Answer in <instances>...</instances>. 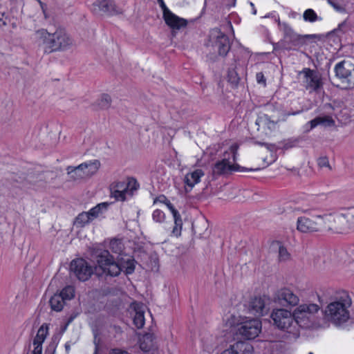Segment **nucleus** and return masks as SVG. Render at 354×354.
Returning a JSON list of instances; mask_svg holds the SVG:
<instances>
[{
	"mask_svg": "<svg viewBox=\"0 0 354 354\" xmlns=\"http://www.w3.org/2000/svg\"><path fill=\"white\" fill-rule=\"evenodd\" d=\"M92 257L102 271L111 277L119 275L122 271L130 274L135 270L136 261L129 257L121 258L116 262L109 250L101 248L94 250Z\"/></svg>",
	"mask_w": 354,
	"mask_h": 354,
	"instance_id": "1",
	"label": "nucleus"
},
{
	"mask_svg": "<svg viewBox=\"0 0 354 354\" xmlns=\"http://www.w3.org/2000/svg\"><path fill=\"white\" fill-rule=\"evenodd\" d=\"M39 46H42L45 54L62 52L68 49L73 44V39L66 29L59 27L54 32L41 28L35 32Z\"/></svg>",
	"mask_w": 354,
	"mask_h": 354,
	"instance_id": "2",
	"label": "nucleus"
},
{
	"mask_svg": "<svg viewBox=\"0 0 354 354\" xmlns=\"http://www.w3.org/2000/svg\"><path fill=\"white\" fill-rule=\"evenodd\" d=\"M351 304V298L346 291L337 292L334 301L329 303L325 310L326 319L336 326L345 323L350 317L348 308Z\"/></svg>",
	"mask_w": 354,
	"mask_h": 354,
	"instance_id": "3",
	"label": "nucleus"
},
{
	"mask_svg": "<svg viewBox=\"0 0 354 354\" xmlns=\"http://www.w3.org/2000/svg\"><path fill=\"white\" fill-rule=\"evenodd\" d=\"M352 215L343 214H326L321 215V232L342 233L353 226L348 223Z\"/></svg>",
	"mask_w": 354,
	"mask_h": 354,
	"instance_id": "4",
	"label": "nucleus"
},
{
	"mask_svg": "<svg viewBox=\"0 0 354 354\" xmlns=\"http://www.w3.org/2000/svg\"><path fill=\"white\" fill-rule=\"evenodd\" d=\"M335 80L339 84H333L342 90H352L354 88V64L349 60H342L335 66Z\"/></svg>",
	"mask_w": 354,
	"mask_h": 354,
	"instance_id": "5",
	"label": "nucleus"
},
{
	"mask_svg": "<svg viewBox=\"0 0 354 354\" xmlns=\"http://www.w3.org/2000/svg\"><path fill=\"white\" fill-rule=\"evenodd\" d=\"M227 324L230 326H237L239 333L245 339H253L261 331V322L257 318L245 319L241 322H236L235 316L232 315L227 320Z\"/></svg>",
	"mask_w": 354,
	"mask_h": 354,
	"instance_id": "6",
	"label": "nucleus"
},
{
	"mask_svg": "<svg viewBox=\"0 0 354 354\" xmlns=\"http://www.w3.org/2000/svg\"><path fill=\"white\" fill-rule=\"evenodd\" d=\"M231 44L229 37L218 28L210 31L209 39L205 44L207 47L212 48L221 57H225L227 55L231 48Z\"/></svg>",
	"mask_w": 354,
	"mask_h": 354,
	"instance_id": "7",
	"label": "nucleus"
},
{
	"mask_svg": "<svg viewBox=\"0 0 354 354\" xmlns=\"http://www.w3.org/2000/svg\"><path fill=\"white\" fill-rule=\"evenodd\" d=\"M274 324L280 330H286L290 333H295L297 330V322L293 314L285 309L274 310L271 314Z\"/></svg>",
	"mask_w": 354,
	"mask_h": 354,
	"instance_id": "8",
	"label": "nucleus"
},
{
	"mask_svg": "<svg viewBox=\"0 0 354 354\" xmlns=\"http://www.w3.org/2000/svg\"><path fill=\"white\" fill-rule=\"evenodd\" d=\"M212 173L216 176H230L234 172H247L259 170V168L253 169L240 166L236 163H231L229 158L224 157L221 160L216 161L212 165Z\"/></svg>",
	"mask_w": 354,
	"mask_h": 354,
	"instance_id": "9",
	"label": "nucleus"
},
{
	"mask_svg": "<svg viewBox=\"0 0 354 354\" xmlns=\"http://www.w3.org/2000/svg\"><path fill=\"white\" fill-rule=\"evenodd\" d=\"M138 187L136 178H124L116 183L111 194L117 201H124L127 197L132 196Z\"/></svg>",
	"mask_w": 354,
	"mask_h": 354,
	"instance_id": "10",
	"label": "nucleus"
},
{
	"mask_svg": "<svg viewBox=\"0 0 354 354\" xmlns=\"http://www.w3.org/2000/svg\"><path fill=\"white\" fill-rule=\"evenodd\" d=\"M319 310L318 305L315 304H301L294 311L293 316L297 322V327H308L310 324V317Z\"/></svg>",
	"mask_w": 354,
	"mask_h": 354,
	"instance_id": "11",
	"label": "nucleus"
},
{
	"mask_svg": "<svg viewBox=\"0 0 354 354\" xmlns=\"http://www.w3.org/2000/svg\"><path fill=\"white\" fill-rule=\"evenodd\" d=\"M70 270L80 280H88L93 272V268L83 259H76L71 261Z\"/></svg>",
	"mask_w": 354,
	"mask_h": 354,
	"instance_id": "12",
	"label": "nucleus"
},
{
	"mask_svg": "<svg viewBox=\"0 0 354 354\" xmlns=\"http://www.w3.org/2000/svg\"><path fill=\"white\" fill-rule=\"evenodd\" d=\"M277 22L280 30L283 33V41L291 46V49L293 47H300L305 44L304 37L296 33L287 23H281L279 19H277Z\"/></svg>",
	"mask_w": 354,
	"mask_h": 354,
	"instance_id": "13",
	"label": "nucleus"
},
{
	"mask_svg": "<svg viewBox=\"0 0 354 354\" xmlns=\"http://www.w3.org/2000/svg\"><path fill=\"white\" fill-rule=\"evenodd\" d=\"M321 215H316L311 218L300 216L297 218V229L303 233L319 232H321Z\"/></svg>",
	"mask_w": 354,
	"mask_h": 354,
	"instance_id": "14",
	"label": "nucleus"
},
{
	"mask_svg": "<svg viewBox=\"0 0 354 354\" xmlns=\"http://www.w3.org/2000/svg\"><path fill=\"white\" fill-rule=\"evenodd\" d=\"M154 203H160L165 204L167 208L171 212L174 221V226L172 230V234L178 236L181 234V230L183 226V221L181 216L178 212V210L174 207V206L171 203V202L167 198V197L164 195H160L156 197L153 201Z\"/></svg>",
	"mask_w": 354,
	"mask_h": 354,
	"instance_id": "15",
	"label": "nucleus"
},
{
	"mask_svg": "<svg viewBox=\"0 0 354 354\" xmlns=\"http://www.w3.org/2000/svg\"><path fill=\"white\" fill-rule=\"evenodd\" d=\"M100 167V162L98 160H93L83 162L77 167L68 166L66 170L68 175L75 172L77 175L80 176L81 174H78V172L82 171L84 175L93 176L97 173Z\"/></svg>",
	"mask_w": 354,
	"mask_h": 354,
	"instance_id": "16",
	"label": "nucleus"
},
{
	"mask_svg": "<svg viewBox=\"0 0 354 354\" xmlns=\"http://www.w3.org/2000/svg\"><path fill=\"white\" fill-rule=\"evenodd\" d=\"M301 73L304 75L306 79V88L317 93L320 92L323 88V82L319 74L308 68H304Z\"/></svg>",
	"mask_w": 354,
	"mask_h": 354,
	"instance_id": "17",
	"label": "nucleus"
},
{
	"mask_svg": "<svg viewBox=\"0 0 354 354\" xmlns=\"http://www.w3.org/2000/svg\"><path fill=\"white\" fill-rule=\"evenodd\" d=\"M275 301L282 306L288 307L297 306L299 299L291 290L282 288L277 292Z\"/></svg>",
	"mask_w": 354,
	"mask_h": 354,
	"instance_id": "18",
	"label": "nucleus"
},
{
	"mask_svg": "<svg viewBox=\"0 0 354 354\" xmlns=\"http://www.w3.org/2000/svg\"><path fill=\"white\" fill-rule=\"evenodd\" d=\"M93 11L96 14L102 12L107 15H114L121 12L113 0H97L93 3Z\"/></svg>",
	"mask_w": 354,
	"mask_h": 354,
	"instance_id": "19",
	"label": "nucleus"
},
{
	"mask_svg": "<svg viewBox=\"0 0 354 354\" xmlns=\"http://www.w3.org/2000/svg\"><path fill=\"white\" fill-rule=\"evenodd\" d=\"M252 346L246 342L238 341L225 349L221 354H252Z\"/></svg>",
	"mask_w": 354,
	"mask_h": 354,
	"instance_id": "20",
	"label": "nucleus"
},
{
	"mask_svg": "<svg viewBox=\"0 0 354 354\" xmlns=\"http://www.w3.org/2000/svg\"><path fill=\"white\" fill-rule=\"evenodd\" d=\"M163 19L165 24L174 31L180 30L183 27H186L187 22L186 19L180 18L174 14L169 10L163 13Z\"/></svg>",
	"mask_w": 354,
	"mask_h": 354,
	"instance_id": "21",
	"label": "nucleus"
},
{
	"mask_svg": "<svg viewBox=\"0 0 354 354\" xmlns=\"http://www.w3.org/2000/svg\"><path fill=\"white\" fill-rule=\"evenodd\" d=\"M239 61V58L234 57L233 63L230 64L227 70V82L231 84V86L234 88H236L239 86V84L241 80L240 75L239 71L241 69L243 71V68L237 64Z\"/></svg>",
	"mask_w": 354,
	"mask_h": 354,
	"instance_id": "22",
	"label": "nucleus"
},
{
	"mask_svg": "<svg viewBox=\"0 0 354 354\" xmlns=\"http://www.w3.org/2000/svg\"><path fill=\"white\" fill-rule=\"evenodd\" d=\"M248 310L255 316H263L267 312L265 300L261 297H254L249 302Z\"/></svg>",
	"mask_w": 354,
	"mask_h": 354,
	"instance_id": "23",
	"label": "nucleus"
},
{
	"mask_svg": "<svg viewBox=\"0 0 354 354\" xmlns=\"http://www.w3.org/2000/svg\"><path fill=\"white\" fill-rule=\"evenodd\" d=\"M140 347L143 351L147 352L157 348L156 337L152 333H145L140 339Z\"/></svg>",
	"mask_w": 354,
	"mask_h": 354,
	"instance_id": "24",
	"label": "nucleus"
},
{
	"mask_svg": "<svg viewBox=\"0 0 354 354\" xmlns=\"http://www.w3.org/2000/svg\"><path fill=\"white\" fill-rule=\"evenodd\" d=\"M335 120L330 115L317 116L309 122L310 129L322 124L325 127H333L335 125Z\"/></svg>",
	"mask_w": 354,
	"mask_h": 354,
	"instance_id": "25",
	"label": "nucleus"
},
{
	"mask_svg": "<svg viewBox=\"0 0 354 354\" xmlns=\"http://www.w3.org/2000/svg\"><path fill=\"white\" fill-rule=\"evenodd\" d=\"M277 122L278 120H274L268 114H263L262 115H260L256 122L257 124L263 125L271 131L275 129Z\"/></svg>",
	"mask_w": 354,
	"mask_h": 354,
	"instance_id": "26",
	"label": "nucleus"
},
{
	"mask_svg": "<svg viewBox=\"0 0 354 354\" xmlns=\"http://www.w3.org/2000/svg\"><path fill=\"white\" fill-rule=\"evenodd\" d=\"M179 182L175 181L176 186L177 185H182L185 189V192H189L195 185L200 183L201 178H177Z\"/></svg>",
	"mask_w": 354,
	"mask_h": 354,
	"instance_id": "27",
	"label": "nucleus"
},
{
	"mask_svg": "<svg viewBox=\"0 0 354 354\" xmlns=\"http://www.w3.org/2000/svg\"><path fill=\"white\" fill-rule=\"evenodd\" d=\"M145 311L142 307L135 308V315L133 317V324L138 328H142L145 325Z\"/></svg>",
	"mask_w": 354,
	"mask_h": 354,
	"instance_id": "28",
	"label": "nucleus"
},
{
	"mask_svg": "<svg viewBox=\"0 0 354 354\" xmlns=\"http://www.w3.org/2000/svg\"><path fill=\"white\" fill-rule=\"evenodd\" d=\"M64 301L62 295L59 294L54 295L51 297L49 301L52 310L57 312L61 311L63 308Z\"/></svg>",
	"mask_w": 354,
	"mask_h": 354,
	"instance_id": "29",
	"label": "nucleus"
},
{
	"mask_svg": "<svg viewBox=\"0 0 354 354\" xmlns=\"http://www.w3.org/2000/svg\"><path fill=\"white\" fill-rule=\"evenodd\" d=\"M47 335H48V326L42 325L38 329L37 335L33 339L32 344L42 346V344L45 341Z\"/></svg>",
	"mask_w": 354,
	"mask_h": 354,
	"instance_id": "30",
	"label": "nucleus"
},
{
	"mask_svg": "<svg viewBox=\"0 0 354 354\" xmlns=\"http://www.w3.org/2000/svg\"><path fill=\"white\" fill-rule=\"evenodd\" d=\"M111 104V97L109 94L103 93L101 95L100 99L97 100L95 105H96L99 109L106 110Z\"/></svg>",
	"mask_w": 354,
	"mask_h": 354,
	"instance_id": "31",
	"label": "nucleus"
},
{
	"mask_svg": "<svg viewBox=\"0 0 354 354\" xmlns=\"http://www.w3.org/2000/svg\"><path fill=\"white\" fill-rule=\"evenodd\" d=\"M218 178H210L209 180H206L204 183L205 184V187L203 188V190H205L206 193L209 192L216 194L218 192L221 188V186L219 187H218Z\"/></svg>",
	"mask_w": 354,
	"mask_h": 354,
	"instance_id": "32",
	"label": "nucleus"
},
{
	"mask_svg": "<svg viewBox=\"0 0 354 354\" xmlns=\"http://www.w3.org/2000/svg\"><path fill=\"white\" fill-rule=\"evenodd\" d=\"M109 206L108 203H102L91 208L88 212L91 220L96 218L102 212V209L106 210Z\"/></svg>",
	"mask_w": 354,
	"mask_h": 354,
	"instance_id": "33",
	"label": "nucleus"
},
{
	"mask_svg": "<svg viewBox=\"0 0 354 354\" xmlns=\"http://www.w3.org/2000/svg\"><path fill=\"white\" fill-rule=\"evenodd\" d=\"M92 221L90 216L88 212H83L78 214V216L75 218L74 224L80 227H84L86 224L89 223Z\"/></svg>",
	"mask_w": 354,
	"mask_h": 354,
	"instance_id": "34",
	"label": "nucleus"
},
{
	"mask_svg": "<svg viewBox=\"0 0 354 354\" xmlns=\"http://www.w3.org/2000/svg\"><path fill=\"white\" fill-rule=\"evenodd\" d=\"M304 20L309 22H315L317 20H322L321 17H319L314 10L308 8L306 10L303 14Z\"/></svg>",
	"mask_w": 354,
	"mask_h": 354,
	"instance_id": "35",
	"label": "nucleus"
},
{
	"mask_svg": "<svg viewBox=\"0 0 354 354\" xmlns=\"http://www.w3.org/2000/svg\"><path fill=\"white\" fill-rule=\"evenodd\" d=\"M279 248V259L280 261H285L290 259V254L287 249L279 242L276 243Z\"/></svg>",
	"mask_w": 354,
	"mask_h": 354,
	"instance_id": "36",
	"label": "nucleus"
},
{
	"mask_svg": "<svg viewBox=\"0 0 354 354\" xmlns=\"http://www.w3.org/2000/svg\"><path fill=\"white\" fill-rule=\"evenodd\" d=\"M74 288L71 286H68L62 289L61 292L59 294L62 295L64 300L71 299L74 297Z\"/></svg>",
	"mask_w": 354,
	"mask_h": 354,
	"instance_id": "37",
	"label": "nucleus"
},
{
	"mask_svg": "<svg viewBox=\"0 0 354 354\" xmlns=\"http://www.w3.org/2000/svg\"><path fill=\"white\" fill-rule=\"evenodd\" d=\"M153 220L156 222L160 223L165 218V214L160 209H156L152 214Z\"/></svg>",
	"mask_w": 354,
	"mask_h": 354,
	"instance_id": "38",
	"label": "nucleus"
},
{
	"mask_svg": "<svg viewBox=\"0 0 354 354\" xmlns=\"http://www.w3.org/2000/svg\"><path fill=\"white\" fill-rule=\"evenodd\" d=\"M273 49L274 50H278L281 49L290 50L291 46L286 44L283 39H281L279 42L273 44Z\"/></svg>",
	"mask_w": 354,
	"mask_h": 354,
	"instance_id": "39",
	"label": "nucleus"
},
{
	"mask_svg": "<svg viewBox=\"0 0 354 354\" xmlns=\"http://www.w3.org/2000/svg\"><path fill=\"white\" fill-rule=\"evenodd\" d=\"M297 139H288V140H286L283 142V146L281 147L282 149H289L293 147H295L297 144L298 143Z\"/></svg>",
	"mask_w": 354,
	"mask_h": 354,
	"instance_id": "40",
	"label": "nucleus"
},
{
	"mask_svg": "<svg viewBox=\"0 0 354 354\" xmlns=\"http://www.w3.org/2000/svg\"><path fill=\"white\" fill-rule=\"evenodd\" d=\"M327 1L336 11L339 12H345V8L337 2L333 0H327Z\"/></svg>",
	"mask_w": 354,
	"mask_h": 354,
	"instance_id": "41",
	"label": "nucleus"
},
{
	"mask_svg": "<svg viewBox=\"0 0 354 354\" xmlns=\"http://www.w3.org/2000/svg\"><path fill=\"white\" fill-rule=\"evenodd\" d=\"M256 80L258 84L266 86V78L262 72L256 74Z\"/></svg>",
	"mask_w": 354,
	"mask_h": 354,
	"instance_id": "42",
	"label": "nucleus"
},
{
	"mask_svg": "<svg viewBox=\"0 0 354 354\" xmlns=\"http://www.w3.org/2000/svg\"><path fill=\"white\" fill-rule=\"evenodd\" d=\"M120 243H119L118 241H111L110 243V246L113 251L115 253H118L121 251V247L120 246Z\"/></svg>",
	"mask_w": 354,
	"mask_h": 354,
	"instance_id": "43",
	"label": "nucleus"
},
{
	"mask_svg": "<svg viewBox=\"0 0 354 354\" xmlns=\"http://www.w3.org/2000/svg\"><path fill=\"white\" fill-rule=\"evenodd\" d=\"M317 164L320 167H330L328 159L326 157H320L317 160Z\"/></svg>",
	"mask_w": 354,
	"mask_h": 354,
	"instance_id": "44",
	"label": "nucleus"
},
{
	"mask_svg": "<svg viewBox=\"0 0 354 354\" xmlns=\"http://www.w3.org/2000/svg\"><path fill=\"white\" fill-rule=\"evenodd\" d=\"M204 175V171L201 169H196L191 173V177H203Z\"/></svg>",
	"mask_w": 354,
	"mask_h": 354,
	"instance_id": "45",
	"label": "nucleus"
},
{
	"mask_svg": "<svg viewBox=\"0 0 354 354\" xmlns=\"http://www.w3.org/2000/svg\"><path fill=\"white\" fill-rule=\"evenodd\" d=\"M34 349L32 354H41L42 353V346L41 345H33Z\"/></svg>",
	"mask_w": 354,
	"mask_h": 354,
	"instance_id": "46",
	"label": "nucleus"
},
{
	"mask_svg": "<svg viewBox=\"0 0 354 354\" xmlns=\"http://www.w3.org/2000/svg\"><path fill=\"white\" fill-rule=\"evenodd\" d=\"M157 1L160 5V7L161 8V9L162 10V14L165 13V12H167V10H169V8L167 7V6L165 5L163 0H157Z\"/></svg>",
	"mask_w": 354,
	"mask_h": 354,
	"instance_id": "47",
	"label": "nucleus"
},
{
	"mask_svg": "<svg viewBox=\"0 0 354 354\" xmlns=\"http://www.w3.org/2000/svg\"><path fill=\"white\" fill-rule=\"evenodd\" d=\"M254 144L258 145H261V146H266L270 150H272V148H274V145H269V144H268L266 142H259V141H256L254 142Z\"/></svg>",
	"mask_w": 354,
	"mask_h": 354,
	"instance_id": "48",
	"label": "nucleus"
},
{
	"mask_svg": "<svg viewBox=\"0 0 354 354\" xmlns=\"http://www.w3.org/2000/svg\"><path fill=\"white\" fill-rule=\"evenodd\" d=\"M304 37V41L306 42V39H320V36L319 35H302Z\"/></svg>",
	"mask_w": 354,
	"mask_h": 354,
	"instance_id": "49",
	"label": "nucleus"
},
{
	"mask_svg": "<svg viewBox=\"0 0 354 354\" xmlns=\"http://www.w3.org/2000/svg\"><path fill=\"white\" fill-rule=\"evenodd\" d=\"M39 6L41 7V9L42 10V12L44 15L45 18H47V15H46L47 6H46V5L45 3H44L43 2H40Z\"/></svg>",
	"mask_w": 354,
	"mask_h": 354,
	"instance_id": "50",
	"label": "nucleus"
},
{
	"mask_svg": "<svg viewBox=\"0 0 354 354\" xmlns=\"http://www.w3.org/2000/svg\"><path fill=\"white\" fill-rule=\"evenodd\" d=\"M324 108L325 110L328 111L329 112V111H332L333 110V106H332V104L330 103H326L324 105Z\"/></svg>",
	"mask_w": 354,
	"mask_h": 354,
	"instance_id": "51",
	"label": "nucleus"
},
{
	"mask_svg": "<svg viewBox=\"0 0 354 354\" xmlns=\"http://www.w3.org/2000/svg\"><path fill=\"white\" fill-rule=\"evenodd\" d=\"M238 148H239V146L236 144H234L230 147V150L232 153H237Z\"/></svg>",
	"mask_w": 354,
	"mask_h": 354,
	"instance_id": "52",
	"label": "nucleus"
},
{
	"mask_svg": "<svg viewBox=\"0 0 354 354\" xmlns=\"http://www.w3.org/2000/svg\"><path fill=\"white\" fill-rule=\"evenodd\" d=\"M302 111H303V110L301 109V110H299L297 111L288 112V113H286V115H295L301 113Z\"/></svg>",
	"mask_w": 354,
	"mask_h": 354,
	"instance_id": "53",
	"label": "nucleus"
},
{
	"mask_svg": "<svg viewBox=\"0 0 354 354\" xmlns=\"http://www.w3.org/2000/svg\"><path fill=\"white\" fill-rule=\"evenodd\" d=\"M250 6H251L252 9V13H253L254 15H255V14L257 13V10H256V9H255V8H254V3H252V2H250Z\"/></svg>",
	"mask_w": 354,
	"mask_h": 354,
	"instance_id": "54",
	"label": "nucleus"
},
{
	"mask_svg": "<svg viewBox=\"0 0 354 354\" xmlns=\"http://www.w3.org/2000/svg\"><path fill=\"white\" fill-rule=\"evenodd\" d=\"M30 174L39 176V175H41L42 174L40 171V170H38L36 172L30 173Z\"/></svg>",
	"mask_w": 354,
	"mask_h": 354,
	"instance_id": "55",
	"label": "nucleus"
},
{
	"mask_svg": "<svg viewBox=\"0 0 354 354\" xmlns=\"http://www.w3.org/2000/svg\"><path fill=\"white\" fill-rule=\"evenodd\" d=\"M236 154L237 153H232V158H233V161L235 162L236 160Z\"/></svg>",
	"mask_w": 354,
	"mask_h": 354,
	"instance_id": "56",
	"label": "nucleus"
},
{
	"mask_svg": "<svg viewBox=\"0 0 354 354\" xmlns=\"http://www.w3.org/2000/svg\"><path fill=\"white\" fill-rule=\"evenodd\" d=\"M65 348H66V350L67 351H68L70 350V345H68V344H65Z\"/></svg>",
	"mask_w": 354,
	"mask_h": 354,
	"instance_id": "57",
	"label": "nucleus"
},
{
	"mask_svg": "<svg viewBox=\"0 0 354 354\" xmlns=\"http://www.w3.org/2000/svg\"><path fill=\"white\" fill-rule=\"evenodd\" d=\"M342 26H343V24L339 25V28H340Z\"/></svg>",
	"mask_w": 354,
	"mask_h": 354,
	"instance_id": "58",
	"label": "nucleus"
},
{
	"mask_svg": "<svg viewBox=\"0 0 354 354\" xmlns=\"http://www.w3.org/2000/svg\"><path fill=\"white\" fill-rule=\"evenodd\" d=\"M308 354H313V353H312V352H310V353H308Z\"/></svg>",
	"mask_w": 354,
	"mask_h": 354,
	"instance_id": "59",
	"label": "nucleus"
}]
</instances>
